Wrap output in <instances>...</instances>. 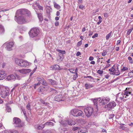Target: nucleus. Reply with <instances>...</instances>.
Instances as JSON below:
<instances>
[{
    "label": "nucleus",
    "mask_w": 133,
    "mask_h": 133,
    "mask_svg": "<svg viewBox=\"0 0 133 133\" xmlns=\"http://www.w3.org/2000/svg\"><path fill=\"white\" fill-rule=\"evenodd\" d=\"M15 16V20L18 23L23 24L27 23L31 20V13L27 9H19L18 10Z\"/></svg>",
    "instance_id": "1"
},
{
    "label": "nucleus",
    "mask_w": 133,
    "mask_h": 133,
    "mask_svg": "<svg viewBox=\"0 0 133 133\" xmlns=\"http://www.w3.org/2000/svg\"><path fill=\"white\" fill-rule=\"evenodd\" d=\"M131 96L133 95L129 89H127V88L125 91L122 93H119L116 95V101H119L120 100H123V101L125 102L129 98L128 96L129 95Z\"/></svg>",
    "instance_id": "2"
},
{
    "label": "nucleus",
    "mask_w": 133,
    "mask_h": 133,
    "mask_svg": "<svg viewBox=\"0 0 133 133\" xmlns=\"http://www.w3.org/2000/svg\"><path fill=\"white\" fill-rule=\"evenodd\" d=\"M9 90L8 88L2 85H0V95L3 98H5L9 95Z\"/></svg>",
    "instance_id": "3"
},
{
    "label": "nucleus",
    "mask_w": 133,
    "mask_h": 133,
    "mask_svg": "<svg viewBox=\"0 0 133 133\" xmlns=\"http://www.w3.org/2000/svg\"><path fill=\"white\" fill-rule=\"evenodd\" d=\"M15 61L17 64L21 66L26 67L30 64V63L25 60L16 58L15 59Z\"/></svg>",
    "instance_id": "4"
},
{
    "label": "nucleus",
    "mask_w": 133,
    "mask_h": 133,
    "mask_svg": "<svg viewBox=\"0 0 133 133\" xmlns=\"http://www.w3.org/2000/svg\"><path fill=\"white\" fill-rule=\"evenodd\" d=\"M39 30L38 28H34L31 29L29 33L31 37L33 38L37 36L39 33Z\"/></svg>",
    "instance_id": "5"
},
{
    "label": "nucleus",
    "mask_w": 133,
    "mask_h": 133,
    "mask_svg": "<svg viewBox=\"0 0 133 133\" xmlns=\"http://www.w3.org/2000/svg\"><path fill=\"white\" fill-rule=\"evenodd\" d=\"M59 123L62 126L64 127L67 126L68 125L71 126L74 125L76 123L75 121L71 119L67 120L66 121L62 120L61 122L59 121Z\"/></svg>",
    "instance_id": "6"
},
{
    "label": "nucleus",
    "mask_w": 133,
    "mask_h": 133,
    "mask_svg": "<svg viewBox=\"0 0 133 133\" xmlns=\"http://www.w3.org/2000/svg\"><path fill=\"white\" fill-rule=\"evenodd\" d=\"M71 113L72 115L76 117L81 116L83 117L84 116L82 111L80 110L74 109L71 111Z\"/></svg>",
    "instance_id": "7"
},
{
    "label": "nucleus",
    "mask_w": 133,
    "mask_h": 133,
    "mask_svg": "<svg viewBox=\"0 0 133 133\" xmlns=\"http://www.w3.org/2000/svg\"><path fill=\"white\" fill-rule=\"evenodd\" d=\"M98 99L100 100L99 104L103 105L107 104L110 100V98L109 96L99 97Z\"/></svg>",
    "instance_id": "8"
},
{
    "label": "nucleus",
    "mask_w": 133,
    "mask_h": 133,
    "mask_svg": "<svg viewBox=\"0 0 133 133\" xmlns=\"http://www.w3.org/2000/svg\"><path fill=\"white\" fill-rule=\"evenodd\" d=\"M14 124L15 127L19 128L23 126V124L20 119L18 118L15 117L13 119Z\"/></svg>",
    "instance_id": "9"
},
{
    "label": "nucleus",
    "mask_w": 133,
    "mask_h": 133,
    "mask_svg": "<svg viewBox=\"0 0 133 133\" xmlns=\"http://www.w3.org/2000/svg\"><path fill=\"white\" fill-rule=\"evenodd\" d=\"M85 115L88 117H90L92 114L94 110L93 108L91 107H87L84 109Z\"/></svg>",
    "instance_id": "10"
},
{
    "label": "nucleus",
    "mask_w": 133,
    "mask_h": 133,
    "mask_svg": "<svg viewBox=\"0 0 133 133\" xmlns=\"http://www.w3.org/2000/svg\"><path fill=\"white\" fill-rule=\"evenodd\" d=\"M14 44V43L13 42H7L5 43L3 46L5 47L6 50L8 51H10L12 50Z\"/></svg>",
    "instance_id": "11"
},
{
    "label": "nucleus",
    "mask_w": 133,
    "mask_h": 133,
    "mask_svg": "<svg viewBox=\"0 0 133 133\" xmlns=\"http://www.w3.org/2000/svg\"><path fill=\"white\" fill-rule=\"evenodd\" d=\"M6 74L5 71L2 70H0V80H2L6 77Z\"/></svg>",
    "instance_id": "12"
},
{
    "label": "nucleus",
    "mask_w": 133,
    "mask_h": 133,
    "mask_svg": "<svg viewBox=\"0 0 133 133\" xmlns=\"http://www.w3.org/2000/svg\"><path fill=\"white\" fill-rule=\"evenodd\" d=\"M55 101H63L64 99L62 95H59L56 96L54 97Z\"/></svg>",
    "instance_id": "13"
},
{
    "label": "nucleus",
    "mask_w": 133,
    "mask_h": 133,
    "mask_svg": "<svg viewBox=\"0 0 133 133\" xmlns=\"http://www.w3.org/2000/svg\"><path fill=\"white\" fill-rule=\"evenodd\" d=\"M116 104L115 102L113 101L110 102L107 105L108 108H109V109H110L111 108H114L116 106Z\"/></svg>",
    "instance_id": "14"
},
{
    "label": "nucleus",
    "mask_w": 133,
    "mask_h": 133,
    "mask_svg": "<svg viewBox=\"0 0 133 133\" xmlns=\"http://www.w3.org/2000/svg\"><path fill=\"white\" fill-rule=\"evenodd\" d=\"M16 77L13 75H11L8 76L6 78V79L8 81L12 80L14 81Z\"/></svg>",
    "instance_id": "15"
},
{
    "label": "nucleus",
    "mask_w": 133,
    "mask_h": 133,
    "mask_svg": "<svg viewBox=\"0 0 133 133\" xmlns=\"http://www.w3.org/2000/svg\"><path fill=\"white\" fill-rule=\"evenodd\" d=\"M50 68H51V70H60L61 69L59 66L57 64H55L51 66L50 67Z\"/></svg>",
    "instance_id": "16"
},
{
    "label": "nucleus",
    "mask_w": 133,
    "mask_h": 133,
    "mask_svg": "<svg viewBox=\"0 0 133 133\" xmlns=\"http://www.w3.org/2000/svg\"><path fill=\"white\" fill-rule=\"evenodd\" d=\"M78 130V133H84L86 132L87 130L86 128H79Z\"/></svg>",
    "instance_id": "17"
},
{
    "label": "nucleus",
    "mask_w": 133,
    "mask_h": 133,
    "mask_svg": "<svg viewBox=\"0 0 133 133\" xmlns=\"http://www.w3.org/2000/svg\"><path fill=\"white\" fill-rule=\"evenodd\" d=\"M45 126L44 125V124H39L37 125H35V127L36 129L40 130L42 129Z\"/></svg>",
    "instance_id": "18"
},
{
    "label": "nucleus",
    "mask_w": 133,
    "mask_h": 133,
    "mask_svg": "<svg viewBox=\"0 0 133 133\" xmlns=\"http://www.w3.org/2000/svg\"><path fill=\"white\" fill-rule=\"evenodd\" d=\"M3 133H18V132L15 130H6Z\"/></svg>",
    "instance_id": "19"
},
{
    "label": "nucleus",
    "mask_w": 133,
    "mask_h": 133,
    "mask_svg": "<svg viewBox=\"0 0 133 133\" xmlns=\"http://www.w3.org/2000/svg\"><path fill=\"white\" fill-rule=\"evenodd\" d=\"M46 9L47 13L49 14L52 12V9L51 7L48 6H46Z\"/></svg>",
    "instance_id": "20"
},
{
    "label": "nucleus",
    "mask_w": 133,
    "mask_h": 133,
    "mask_svg": "<svg viewBox=\"0 0 133 133\" xmlns=\"http://www.w3.org/2000/svg\"><path fill=\"white\" fill-rule=\"evenodd\" d=\"M85 88L87 89H89L93 87L92 84L89 83H86L85 84Z\"/></svg>",
    "instance_id": "21"
},
{
    "label": "nucleus",
    "mask_w": 133,
    "mask_h": 133,
    "mask_svg": "<svg viewBox=\"0 0 133 133\" xmlns=\"http://www.w3.org/2000/svg\"><path fill=\"white\" fill-rule=\"evenodd\" d=\"M35 11L38 15V18H39V20L40 21H42L43 20V18L42 16V15L41 14H38L36 11V10L35 9Z\"/></svg>",
    "instance_id": "22"
},
{
    "label": "nucleus",
    "mask_w": 133,
    "mask_h": 133,
    "mask_svg": "<svg viewBox=\"0 0 133 133\" xmlns=\"http://www.w3.org/2000/svg\"><path fill=\"white\" fill-rule=\"evenodd\" d=\"M5 30L3 26L0 25V34H2L4 33Z\"/></svg>",
    "instance_id": "23"
},
{
    "label": "nucleus",
    "mask_w": 133,
    "mask_h": 133,
    "mask_svg": "<svg viewBox=\"0 0 133 133\" xmlns=\"http://www.w3.org/2000/svg\"><path fill=\"white\" fill-rule=\"evenodd\" d=\"M49 81L51 83V84L52 85H57V83L55 81H54L51 79H48Z\"/></svg>",
    "instance_id": "24"
},
{
    "label": "nucleus",
    "mask_w": 133,
    "mask_h": 133,
    "mask_svg": "<svg viewBox=\"0 0 133 133\" xmlns=\"http://www.w3.org/2000/svg\"><path fill=\"white\" fill-rule=\"evenodd\" d=\"M54 7L57 9H59L61 8L60 6L55 2H54Z\"/></svg>",
    "instance_id": "25"
},
{
    "label": "nucleus",
    "mask_w": 133,
    "mask_h": 133,
    "mask_svg": "<svg viewBox=\"0 0 133 133\" xmlns=\"http://www.w3.org/2000/svg\"><path fill=\"white\" fill-rule=\"evenodd\" d=\"M54 124L52 122H47L44 124V125L46 126L50 125L53 126L54 125Z\"/></svg>",
    "instance_id": "26"
},
{
    "label": "nucleus",
    "mask_w": 133,
    "mask_h": 133,
    "mask_svg": "<svg viewBox=\"0 0 133 133\" xmlns=\"http://www.w3.org/2000/svg\"><path fill=\"white\" fill-rule=\"evenodd\" d=\"M99 99H98V98H96V99H94L93 101V102L94 103V104L96 105V106H97V101H98L99 102Z\"/></svg>",
    "instance_id": "27"
},
{
    "label": "nucleus",
    "mask_w": 133,
    "mask_h": 133,
    "mask_svg": "<svg viewBox=\"0 0 133 133\" xmlns=\"http://www.w3.org/2000/svg\"><path fill=\"white\" fill-rule=\"evenodd\" d=\"M116 68V66L114 65L111 68L109 69V71L112 72L115 71V68Z\"/></svg>",
    "instance_id": "28"
},
{
    "label": "nucleus",
    "mask_w": 133,
    "mask_h": 133,
    "mask_svg": "<svg viewBox=\"0 0 133 133\" xmlns=\"http://www.w3.org/2000/svg\"><path fill=\"white\" fill-rule=\"evenodd\" d=\"M112 31H111L106 36V38L107 40H108L109 38L111 36Z\"/></svg>",
    "instance_id": "29"
},
{
    "label": "nucleus",
    "mask_w": 133,
    "mask_h": 133,
    "mask_svg": "<svg viewBox=\"0 0 133 133\" xmlns=\"http://www.w3.org/2000/svg\"><path fill=\"white\" fill-rule=\"evenodd\" d=\"M35 4L38 6V8H39L40 10H43V7L40 6L39 4L37 3V1L36 2Z\"/></svg>",
    "instance_id": "30"
},
{
    "label": "nucleus",
    "mask_w": 133,
    "mask_h": 133,
    "mask_svg": "<svg viewBox=\"0 0 133 133\" xmlns=\"http://www.w3.org/2000/svg\"><path fill=\"white\" fill-rule=\"evenodd\" d=\"M24 69L25 71V74L28 73L30 72L31 71V69Z\"/></svg>",
    "instance_id": "31"
},
{
    "label": "nucleus",
    "mask_w": 133,
    "mask_h": 133,
    "mask_svg": "<svg viewBox=\"0 0 133 133\" xmlns=\"http://www.w3.org/2000/svg\"><path fill=\"white\" fill-rule=\"evenodd\" d=\"M41 83L42 84L44 85H47V84L46 82L43 79H42V81H41Z\"/></svg>",
    "instance_id": "32"
},
{
    "label": "nucleus",
    "mask_w": 133,
    "mask_h": 133,
    "mask_svg": "<svg viewBox=\"0 0 133 133\" xmlns=\"http://www.w3.org/2000/svg\"><path fill=\"white\" fill-rule=\"evenodd\" d=\"M44 87H40L38 89V90L39 92H43V89L44 88Z\"/></svg>",
    "instance_id": "33"
},
{
    "label": "nucleus",
    "mask_w": 133,
    "mask_h": 133,
    "mask_svg": "<svg viewBox=\"0 0 133 133\" xmlns=\"http://www.w3.org/2000/svg\"><path fill=\"white\" fill-rule=\"evenodd\" d=\"M133 30V28H132L129 29L127 32V34L128 35H129Z\"/></svg>",
    "instance_id": "34"
},
{
    "label": "nucleus",
    "mask_w": 133,
    "mask_h": 133,
    "mask_svg": "<svg viewBox=\"0 0 133 133\" xmlns=\"http://www.w3.org/2000/svg\"><path fill=\"white\" fill-rule=\"evenodd\" d=\"M40 101L43 104L45 105H48L49 103H48L45 102L42 99H41Z\"/></svg>",
    "instance_id": "35"
},
{
    "label": "nucleus",
    "mask_w": 133,
    "mask_h": 133,
    "mask_svg": "<svg viewBox=\"0 0 133 133\" xmlns=\"http://www.w3.org/2000/svg\"><path fill=\"white\" fill-rule=\"evenodd\" d=\"M57 50L60 53H61L62 54H64L65 53V51L64 50L62 51L59 49H57Z\"/></svg>",
    "instance_id": "36"
},
{
    "label": "nucleus",
    "mask_w": 133,
    "mask_h": 133,
    "mask_svg": "<svg viewBox=\"0 0 133 133\" xmlns=\"http://www.w3.org/2000/svg\"><path fill=\"white\" fill-rule=\"evenodd\" d=\"M18 71L21 73L25 74L24 69L19 70Z\"/></svg>",
    "instance_id": "37"
},
{
    "label": "nucleus",
    "mask_w": 133,
    "mask_h": 133,
    "mask_svg": "<svg viewBox=\"0 0 133 133\" xmlns=\"http://www.w3.org/2000/svg\"><path fill=\"white\" fill-rule=\"evenodd\" d=\"M107 54V51L105 50H104L103 52L102 53V55L103 56H104L106 55Z\"/></svg>",
    "instance_id": "38"
},
{
    "label": "nucleus",
    "mask_w": 133,
    "mask_h": 133,
    "mask_svg": "<svg viewBox=\"0 0 133 133\" xmlns=\"http://www.w3.org/2000/svg\"><path fill=\"white\" fill-rule=\"evenodd\" d=\"M128 60L130 61V63L132 64L133 63V60L132 59V58L131 57H128Z\"/></svg>",
    "instance_id": "39"
},
{
    "label": "nucleus",
    "mask_w": 133,
    "mask_h": 133,
    "mask_svg": "<svg viewBox=\"0 0 133 133\" xmlns=\"http://www.w3.org/2000/svg\"><path fill=\"white\" fill-rule=\"evenodd\" d=\"M82 43V40L79 41L77 43V46L78 47Z\"/></svg>",
    "instance_id": "40"
},
{
    "label": "nucleus",
    "mask_w": 133,
    "mask_h": 133,
    "mask_svg": "<svg viewBox=\"0 0 133 133\" xmlns=\"http://www.w3.org/2000/svg\"><path fill=\"white\" fill-rule=\"evenodd\" d=\"M68 70L71 72L72 73H75L74 69V68H72L71 69H69Z\"/></svg>",
    "instance_id": "41"
},
{
    "label": "nucleus",
    "mask_w": 133,
    "mask_h": 133,
    "mask_svg": "<svg viewBox=\"0 0 133 133\" xmlns=\"http://www.w3.org/2000/svg\"><path fill=\"white\" fill-rule=\"evenodd\" d=\"M26 108L29 110H30V105L29 103H28L27 105Z\"/></svg>",
    "instance_id": "42"
},
{
    "label": "nucleus",
    "mask_w": 133,
    "mask_h": 133,
    "mask_svg": "<svg viewBox=\"0 0 133 133\" xmlns=\"http://www.w3.org/2000/svg\"><path fill=\"white\" fill-rule=\"evenodd\" d=\"M6 111L9 112H11V109L9 107H6Z\"/></svg>",
    "instance_id": "43"
},
{
    "label": "nucleus",
    "mask_w": 133,
    "mask_h": 133,
    "mask_svg": "<svg viewBox=\"0 0 133 133\" xmlns=\"http://www.w3.org/2000/svg\"><path fill=\"white\" fill-rule=\"evenodd\" d=\"M116 72H115L114 73H115L114 74L116 76H118L120 75V73L119 71H117V72H116V71H115Z\"/></svg>",
    "instance_id": "44"
},
{
    "label": "nucleus",
    "mask_w": 133,
    "mask_h": 133,
    "mask_svg": "<svg viewBox=\"0 0 133 133\" xmlns=\"http://www.w3.org/2000/svg\"><path fill=\"white\" fill-rule=\"evenodd\" d=\"M37 80L39 81V82H41V81H42V79L43 78H41L40 77H37Z\"/></svg>",
    "instance_id": "45"
},
{
    "label": "nucleus",
    "mask_w": 133,
    "mask_h": 133,
    "mask_svg": "<svg viewBox=\"0 0 133 133\" xmlns=\"http://www.w3.org/2000/svg\"><path fill=\"white\" fill-rule=\"evenodd\" d=\"M84 6L82 5H79V8L82 10H83L84 8Z\"/></svg>",
    "instance_id": "46"
},
{
    "label": "nucleus",
    "mask_w": 133,
    "mask_h": 133,
    "mask_svg": "<svg viewBox=\"0 0 133 133\" xmlns=\"http://www.w3.org/2000/svg\"><path fill=\"white\" fill-rule=\"evenodd\" d=\"M78 77V74L75 75H74L73 76V79L74 80H75L76 78Z\"/></svg>",
    "instance_id": "47"
},
{
    "label": "nucleus",
    "mask_w": 133,
    "mask_h": 133,
    "mask_svg": "<svg viewBox=\"0 0 133 133\" xmlns=\"http://www.w3.org/2000/svg\"><path fill=\"white\" fill-rule=\"evenodd\" d=\"M97 73L100 75L102 74L103 73V71L100 70H98L97 71Z\"/></svg>",
    "instance_id": "48"
},
{
    "label": "nucleus",
    "mask_w": 133,
    "mask_h": 133,
    "mask_svg": "<svg viewBox=\"0 0 133 133\" xmlns=\"http://www.w3.org/2000/svg\"><path fill=\"white\" fill-rule=\"evenodd\" d=\"M124 124H121V126L119 128L120 129L124 130L125 129V127L123 126H122V125H124Z\"/></svg>",
    "instance_id": "49"
},
{
    "label": "nucleus",
    "mask_w": 133,
    "mask_h": 133,
    "mask_svg": "<svg viewBox=\"0 0 133 133\" xmlns=\"http://www.w3.org/2000/svg\"><path fill=\"white\" fill-rule=\"evenodd\" d=\"M21 109H22V111L23 112L24 114L26 116V112L25 111V109H23V108H22Z\"/></svg>",
    "instance_id": "50"
},
{
    "label": "nucleus",
    "mask_w": 133,
    "mask_h": 133,
    "mask_svg": "<svg viewBox=\"0 0 133 133\" xmlns=\"http://www.w3.org/2000/svg\"><path fill=\"white\" fill-rule=\"evenodd\" d=\"M84 78H90L91 79H92L93 81H94V78L90 76H88L87 77H84Z\"/></svg>",
    "instance_id": "51"
},
{
    "label": "nucleus",
    "mask_w": 133,
    "mask_h": 133,
    "mask_svg": "<svg viewBox=\"0 0 133 133\" xmlns=\"http://www.w3.org/2000/svg\"><path fill=\"white\" fill-rule=\"evenodd\" d=\"M128 69V68H127L124 67L121 70L122 71H125L127 70Z\"/></svg>",
    "instance_id": "52"
},
{
    "label": "nucleus",
    "mask_w": 133,
    "mask_h": 133,
    "mask_svg": "<svg viewBox=\"0 0 133 133\" xmlns=\"http://www.w3.org/2000/svg\"><path fill=\"white\" fill-rule=\"evenodd\" d=\"M63 116L61 115H59L58 116V117L59 118V119L60 120V121H59L61 122V121H60V120L63 117Z\"/></svg>",
    "instance_id": "53"
},
{
    "label": "nucleus",
    "mask_w": 133,
    "mask_h": 133,
    "mask_svg": "<svg viewBox=\"0 0 133 133\" xmlns=\"http://www.w3.org/2000/svg\"><path fill=\"white\" fill-rule=\"evenodd\" d=\"M98 36V34H96L95 35H94L92 37V38H95L96 37H97Z\"/></svg>",
    "instance_id": "54"
},
{
    "label": "nucleus",
    "mask_w": 133,
    "mask_h": 133,
    "mask_svg": "<svg viewBox=\"0 0 133 133\" xmlns=\"http://www.w3.org/2000/svg\"><path fill=\"white\" fill-rule=\"evenodd\" d=\"M78 128H79L78 127H73L72 129L73 130L75 131L78 129Z\"/></svg>",
    "instance_id": "55"
},
{
    "label": "nucleus",
    "mask_w": 133,
    "mask_h": 133,
    "mask_svg": "<svg viewBox=\"0 0 133 133\" xmlns=\"http://www.w3.org/2000/svg\"><path fill=\"white\" fill-rule=\"evenodd\" d=\"M98 11H99V10L98 9H96V10L95 11H94L93 12V13H92L93 14V15H95V14L97 12H98Z\"/></svg>",
    "instance_id": "56"
},
{
    "label": "nucleus",
    "mask_w": 133,
    "mask_h": 133,
    "mask_svg": "<svg viewBox=\"0 0 133 133\" xmlns=\"http://www.w3.org/2000/svg\"><path fill=\"white\" fill-rule=\"evenodd\" d=\"M104 16L105 17L107 18L108 16V14L107 13H105L104 14Z\"/></svg>",
    "instance_id": "57"
},
{
    "label": "nucleus",
    "mask_w": 133,
    "mask_h": 133,
    "mask_svg": "<svg viewBox=\"0 0 133 133\" xmlns=\"http://www.w3.org/2000/svg\"><path fill=\"white\" fill-rule=\"evenodd\" d=\"M110 65V64H107L106 65V66H105V68H107L109 67Z\"/></svg>",
    "instance_id": "58"
},
{
    "label": "nucleus",
    "mask_w": 133,
    "mask_h": 133,
    "mask_svg": "<svg viewBox=\"0 0 133 133\" xmlns=\"http://www.w3.org/2000/svg\"><path fill=\"white\" fill-rule=\"evenodd\" d=\"M94 58L92 56H90L89 58V60L90 61H91L94 59Z\"/></svg>",
    "instance_id": "59"
},
{
    "label": "nucleus",
    "mask_w": 133,
    "mask_h": 133,
    "mask_svg": "<svg viewBox=\"0 0 133 133\" xmlns=\"http://www.w3.org/2000/svg\"><path fill=\"white\" fill-rule=\"evenodd\" d=\"M77 71H78V69L77 68H76V69L75 71H74V72L75 73V74L77 75Z\"/></svg>",
    "instance_id": "60"
},
{
    "label": "nucleus",
    "mask_w": 133,
    "mask_h": 133,
    "mask_svg": "<svg viewBox=\"0 0 133 133\" xmlns=\"http://www.w3.org/2000/svg\"><path fill=\"white\" fill-rule=\"evenodd\" d=\"M81 55V53L79 51L77 52L76 54V55L77 56H79Z\"/></svg>",
    "instance_id": "61"
},
{
    "label": "nucleus",
    "mask_w": 133,
    "mask_h": 133,
    "mask_svg": "<svg viewBox=\"0 0 133 133\" xmlns=\"http://www.w3.org/2000/svg\"><path fill=\"white\" fill-rule=\"evenodd\" d=\"M121 42V41L120 40H118L117 41V45H118Z\"/></svg>",
    "instance_id": "62"
},
{
    "label": "nucleus",
    "mask_w": 133,
    "mask_h": 133,
    "mask_svg": "<svg viewBox=\"0 0 133 133\" xmlns=\"http://www.w3.org/2000/svg\"><path fill=\"white\" fill-rule=\"evenodd\" d=\"M55 25L56 26H58L59 25V23L57 21H56L55 23Z\"/></svg>",
    "instance_id": "63"
},
{
    "label": "nucleus",
    "mask_w": 133,
    "mask_h": 133,
    "mask_svg": "<svg viewBox=\"0 0 133 133\" xmlns=\"http://www.w3.org/2000/svg\"><path fill=\"white\" fill-rule=\"evenodd\" d=\"M60 12L59 11H57V12H56V15L57 16H59L60 15Z\"/></svg>",
    "instance_id": "64"
}]
</instances>
